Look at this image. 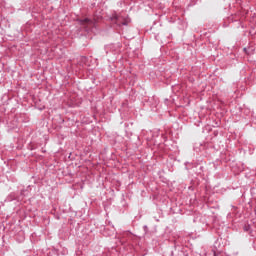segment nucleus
I'll use <instances>...</instances> for the list:
<instances>
[{"label": "nucleus", "mask_w": 256, "mask_h": 256, "mask_svg": "<svg viewBox=\"0 0 256 256\" xmlns=\"http://www.w3.org/2000/svg\"><path fill=\"white\" fill-rule=\"evenodd\" d=\"M79 24L83 26V28L86 29V31H89V29L95 27V21L89 18L79 20Z\"/></svg>", "instance_id": "1"}, {"label": "nucleus", "mask_w": 256, "mask_h": 256, "mask_svg": "<svg viewBox=\"0 0 256 256\" xmlns=\"http://www.w3.org/2000/svg\"><path fill=\"white\" fill-rule=\"evenodd\" d=\"M111 21L113 23H115L116 25H127V22L126 20L122 17V16H119L117 14H113L112 18H111Z\"/></svg>", "instance_id": "2"}]
</instances>
